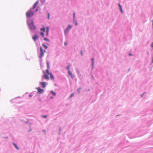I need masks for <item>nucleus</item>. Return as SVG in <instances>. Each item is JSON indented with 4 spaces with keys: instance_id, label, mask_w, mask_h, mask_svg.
<instances>
[{
    "instance_id": "nucleus-1",
    "label": "nucleus",
    "mask_w": 153,
    "mask_h": 153,
    "mask_svg": "<svg viewBox=\"0 0 153 153\" xmlns=\"http://www.w3.org/2000/svg\"><path fill=\"white\" fill-rule=\"evenodd\" d=\"M26 16L27 17H32L34 15V12L32 10V9L27 11L26 14Z\"/></svg>"
},
{
    "instance_id": "nucleus-2",
    "label": "nucleus",
    "mask_w": 153,
    "mask_h": 153,
    "mask_svg": "<svg viewBox=\"0 0 153 153\" xmlns=\"http://www.w3.org/2000/svg\"><path fill=\"white\" fill-rule=\"evenodd\" d=\"M28 25L31 30H34L36 29V27L33 24V20H32L30 23H28Z\"/></svg>"
},
{
    "instance_id": "nucleus-3",
    "label": "nucleus",
    "mask_w": 153,
    "mask_h": 153,
    "mask_svg": "<svg viewBox=\"0 0 153 153\" xmlns=\"http://www.w3.org/2000/svg\"><path fill=\"white\" fill-rule=\"evenodd\" d=\"M40 52L39 55V58H41L44 56V53L45 52L46 50H43L42 47H40Z\"/></svg>"
},
{
    "instance_id": "nucleus-4",
    "label": "nucleus",
    "mask_w": 153,
    "mask_h": 153,
    "mask_svg": "<svg viewBox=\"0 0 153 153\" xmlns=\"http://www.w3.org/2000/svg\"><path fill=\"white\" fill-rule=\"evenodd\" d=\"M40 30L41 31V32L40 33V35H41L42 37H44V32L46 31V28L45 27L41 28L40 29Z\"/></svg>"
},
{
    "instance_id": "nucleus-5",
    "label": "nucleus",
    "mask_w": 153,
    "mask_h": 153,
    "mask_svg": "<svg viewBox=\"0 0 153 153\" xmlns=\"http://www.w3.org/2000/svg\"><path fill=\"white\" fill-rule=\"evenodd\" d=\"M71 27H72L71 25H68L67 27L65 29V34H67V33L68 32L69 30L71 28Z\"/></svg>"
},
{
    "instance_id": "nucleus-6",
    "label": "nucleus",
    "mask_w": 153,
    "mask_h": 153,
    "mask_svg": "<svg viewBox=\"0 0 153 153\" xmlns=\"http://www.w3.org/2000/svg\"><path fill=\"white\" fill-rule=\"evenodd\" d=\"M36 89H37L38 93L39 94L42 93L44 91L43 89H41L39 87L36 88Z\"/></svg>"
},
{
    "instance_id": "nucleus-7",
    "label": "nucleus",
    "mask_w": 153,
    "mask_h": 153,
    "mask_svg": "<svg viewBox=\"0 0 153 153\" xmlns=\"http://www.w3.org/2000/svg\"><path fill=\"white\" fill-rule=\"evenodd\" d=\"M38 3H39L38 1H36V2L34 4L32 8L31 9H32V10H33V9H35L37 5L38 4Z\"/></svg>"
},
{
    "instance_id": "nucleus-8",
    "label": "nucleus",
    "mask_w": 153,
    "mask_h": 153,
    "mask_svg": "<svg viewBox=\"0 0 153 153\" xmlns=\"http://www.w3.org/2000/svg\"><path fill=\"white\" fill-rule=\"evenodd\" d=\"M40 84L42 85L44 88H45L46 86V82H41Z\"/></svg>"
},
{
    "instance_id": "nucleus-9",
    "label": "nucleus",
    "mask_w": 153,
    "mask_h": 153,
    "mask_svg": "<svg viewBox=\"0 0 153 153\" xmlns=\"http://www.w3.org/2000/svg\"><path fill=\"white\" fill-rule=\"evenodd\" d=\"M46 36H48V33L49 31V28L48 27H46Z\"/></svg>"
},
{
    "instance_id": "nucleus-10",
    "label": "nucleus",
    "mask_w": 153,
    "mask_h": 153,
    "mask_svg": "<svg viewBox=\"0 0 153 153\" xmlns=\"http://www.w3.org/2000/svg\"><path fill=\"white\" fill-rule=\"evenodd\" d=\"M44 78L46 79H49V77L48 76V74L47 75L46 74H45L44 76Z\"/></svg>"
},
{
    "instance_id": "nucleus-11",
    "label": "nucleus",
    "mask_w": 153,
    "mask_h": 153,
    "mask_svg": "<svg viewBox=\"0 0 153 153\" xmlns=\"http://www.w3.org/2000/svg\"><path fill=\"white\" fill-rule=\"evenodd\" d=\"M38 39L37 36L36 35H35L33 37V39L34 41H36L37 39Z\"/></svg>"
},
{
    "instance_id": "nucleus-12",
    "label": "nucleus",
    "mask_w": 153,
    "mask_h": 153,
    "mask_svg": "<svg viewBox=\"0 0 153 153\" xmlns=\"http://www.w3.org/2000/svg\"><path fill=\"white\" fill-rule=\"evenodd\" d=\"M50 78L51 79H52V80H54V76H53V75L52 74H50Z\"/></svg>"
},
{
    "instance_id": "nucleus-13",
    "label": "nucleus",
    "mask_w": 153,
    "mask_h": 153,
    "mask_svg": "<svg viewBox=\"0 0 153 153\" xmlns=\"http://www.w3.org/2000/svg\"><path fill=\"white\" fill-rule=\"evenodd\" d=\"M49 69H47L46 70V72L48 75H50L51 73L49 72Z\"/></svg>"
},
{
    "instance_id": "nucleus-14",
    "label": "nucleus",
    "mask_w": 153,
    "mask_h": 153,
    "mask_svg": "<svg viewBox=\"0 0 153 153\" xmlns=\"http://www.w3.org/2000/svg\"><path fill=\"white\" fill-rule=\"evenodd\" d=\"M13 145L18 150L19 148L17 145L16 144L14 143H13Z\"/></svg>"
},
{
    "instance_id": "nucleus-15",
    "label": "nucleus",
    "mask_w": 153,
    "mask_h": 153,
    "mask_svg": "<svg viewBox=\"0 0 153 153\" xmlns=\"http://www.w3.org/2000/svg\"><path fill=\"white\" fill-rule=\"evenodd\" d=\"M94 59L93 58H92L91 59V60H92V67H93L94 66Z\"/></svg>"
},
{
    "instance_id": "nucleus-16",
    "label": "nucleus",
    "mask_w": 153,
    "mask_h": 153,
    "mask_svg": "<svg viewBox=\"0 0 153 153\" xmlns=\"http://www.w3.org/2000/svg\"><path fill=\"white\" fill-rule=\"evenodd\" d=\"M68 74L71 76H72V73H71V72L70 71H68Z\"/></svg>"
},
{
    "instance_id": "nucleus-17",
    "label": "nucleus",
    "mask_w": 153,
    "mask_h": 153,
    "mask_svg": "<svg viewBox=\"0 0 153 153\" xmlns=\"http://www.w3.org/2000/svg\"><path fill=\"white\" fill-rule=\"evenodd\" d=\"M51 93H52V94L53 95V96H55L56 95V94L55 92H54L53 91H51Z\"/></svg>"
},
{
    "instance_id": "nucleus-18",
    "label": "nucleus",
    "mask_w": 153,
    "mask_h": 153,
    "mask_svg": "<svg viewBox=\"0 0 153 153\" xmlns=\"http://www.w3.org/2000/svg\"><path fill=\"white\" fill-rule=\"evenodd\" d=\"M47 66L48 69H49L50 66L49 65V63L48 62H47Z\"/></svg>"
},
{
    "instance_id": "nucleus-19",
    "label": "nucleus",
    "mask_w": 153,
    "mask_h": 153,
    "mask_svg": "<svg viewBox=\"0 0 153 153\" xmlns=\"http://www.w3.org/2000/svg\"><path fill=\"white\" fill-rule=\"evenodd\" d=\"M43 45L44 47L46 49H47V48H48V46H47V45H45L44 44H43Z\"/></svg>"
},
{
    "instance_id": "nucleus-20",
    "label": "nucleus",
    "mask_w": 153,
    "mask_h": 153,
    "mask_svg": "<svg viewBox=\"0 0 153 153\" xmlns=\"http://www.w3.org/2000/svg\"><path fill=\"white\" fill-rule=\"evenodd\" d=\"M67 69L68 70V71H70V67L69 65H68L67 67Z\"/></svg>"
},
{
    "instance_id": "nucleus-21",
    "label": "nucleus",
    "mask_w": 153,
    "mask_h": 153,
    "mask_svg": "<svg viewBox=\"0 0 153 153\" xmlns=\"http://www.w3.org/2000/svg\"><path fill=\"white\" fill-rule=\"evenodd\" d=\"M42 116L44 118H47V115H42Z\"/></svg>"
},
{
    "instance_id": "nucleus-22",
    "label": "nucleus",
    "mask_w": 153,
    "mask_h": 153,
    "mask_svg": "<svg viewBox=\"0 0 153 153\" xmlns=\"http://www.w3.org/2000/svg\"><path fill=\"white\" fill-rule=\"evenodd\" d=\"M44 39L45 41H49V40L47 38H44Z\"/></svg>"
},
{
    "instance_id": "nucleus-23",
    "label": "nucleus",
    "mask_w": 153,
    "mask_h": 153,
    "mask_svg": "<svg viewBox=\"0 0 153 153\" xmlns=\"http://www.w3.org/2000/svg\"><path fill=\"white\" fill-rule=\"evenodd\" d=\"M74 93H72L71 94V95L70 96V97H73L74 96Z\"/></svg>"
},
{
    "instance_id": "nucleus-24",
    "label": "nucleus",
    "mask_w": 153,
    "mask_h": 153,
    "mask_svg": "<svg viewBox=\"0 0 153 153\" xmlns=\"http://www.w3.org/2000/svg\"><path fill=\"white\" fill-rule=\"evenodd\" d=\"M64 44L65 46H66L67 44V42H65L64 43Z\"/></svg>"
},
{
    "instance_id": "nucleus-25",
    "label": "nucleus",
    "mask_w": 153,
    "mask_h": 153,
    "mask_svg": "<svg viewBox=\"0 0 153 153\" xmlns=\"http://www.w3.org/2000/svg\"><path fill=\"white\" fill-rule=\"evenodd\" d=\"M119 6L120 9H122V7H121V6L119 4Z\"/></svg>"
},
{
    "instance_id": "nucleus-26",
    "label": "nucleus",
    "mask_w": 153,
    "mask_h": 153,
    "mask_svg": "<svg viewBox=\"0 0 153 153\" xmlns=\"http://www.w3.org/2000/svg\"><path fill=\"white\" fill-rule=\"evenodd\" d=\"M73 16H74V19L75 18V13H74L73 14Z\"/></svg>"
},
{
    "instance_id": "nucleus-27",
    "label": "nucleus",
    "mask_w": 153,
    "mask_h": 153,
    "mask_svg": "<svg viewBox=\"0 0 153 153\" xmlns=\"http://www.w3.org/2000/svg\"><path fill=\"white\" fill-rule=\"evenodd\" d=\"M151 46L153 48V42L151 45Z\"/></svg>"
},
{
    "instance_id": "nucleus-28",
    "label": "nucleus",
    "mask_w": 153,
    "mask_h": 153,
    "mask_svg": "<svg viewBox=\"0 0 153 153\" xmlns=\"http://www.w3.org/2000/svg\"><path fill=\"white\" fill-rule=\"evenodd\" d=\"M48 19H49V13H48Z\"/></svg>"
},
{
    "instance_id": "nucleus-29",
    "label": "nucleus",
    "mask_w": 153,
    "mask_h": 153,
    "mask_svg": "<svg viewBox=\"0 0 153 153\" xmlns=\"http://www.w3.org/2000/svg\"><path fill=\"white\" fill-rule=\"evenodd\" d=\"M79 90H80V89H78L77 90V91L79 92Z\"/></svg>"
},
{
    "instance_id": "nucleus-30",
    "label": "nucleus",
    "mask_w": 153,
    "mask_h": 153,
    "mask_svg": "<svg viewBox=\"0 0 153 153\" xmlns=\"http://www.w3.org/2000/svg\"><path fill=\"white\" fill-rule=\"evenodd\" d=\"M120 11H121V12L123 13V11H122V9H120Z\"/></svg>"
},
{
    "instance_id": "nucleus-31",
    "label": "nucleus",
    "mask_w": 153,
    "mask_h": 153,
    "mask_svg": "<svg viewBox=\"0 0 153 153\" xmlns=\"http://www.w3.org/2000/svg\"><path fill=\"white\" fill-rule=\"evenodd\" d=\"M38 10V9H36V10H35V12H37Z\"/></svg>"
},
{
    "instance_id": "nucleus-32",
    "label": "nucleus",
    "mask_w": 153,
    "mask_h": 153,
    "mask_svg": "<svg viewBox=\"0 0 153 153\" xmlns=\"http://www.w3.org/2000/svg\"><path fill=\"white\" fill-rule=\"evenodd\" d=\"M81 54L82 55V51H81Z\"/></svg>"
},
{
    "instance_id": "nucleus-33",
    "label": "nucleus",
    "mask_w": 153,
    "mask_h": 153,
    "mask_svg": "<svg viewBox=\"0 0 153 153\" xmlns=\"http://www.w3.org/2000/svg\"><path fill=\"white\" fill-rule=\"evenodd\" d=\"M76 24V25H77V23H76V24Z\"/></svg>"
}]
</instances>
